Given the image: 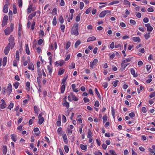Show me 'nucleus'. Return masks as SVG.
<instances>
[{
	"instance_id": "nucleus-1",
	"label": "nucleus",
	"mask_w": 155,
	"mask_h": 155,
	"mask_svg": "<svg viewBox=\"0 0 155 155\" xmlns=\"http://www.w3.org/2000/svg\"><path fill=\"white\" fill-rule=\"evenodd\" d=\"M9 0H6V2L3 7V12L4 13H7L8 12V6L9 5Z\"/></svg>"
},
{
	"instance_id": "nucleus-2",
	"label": "nucleus",
	"mask_w": 155,
	"mask_h": 155,
	"mask_svg": "<svg viewBox=\"0 0 155 155\" xmlns=\"http://www.w3.org/2000/svg\"><path fill=\"white\" fill-rule=\"evenodd\" d=\"M9 44H11V48H13L14 47V45H15L14 41V38L12 35H11L9 38Z\"/></svg>"
},
{
	"instance_id": "nucleus-3",
	"label": "nucleus",
	"mask_w": 155,
	"mask_h": 155,
	"mask_svg": "<svg viewBox=\"0 0 155 155\" xmlns=\"http://www.w3.org/2000/svg\"><path fill=\"white\" fill-rule=\"evenodd\" d=\"M12 90V85L10 83L8 84L7 89V93L8 95H10L11 93Z\"/></svg>"
},
{
	"instance_id": "nucleus-4",
	"label": "nucleus",
	"mask_w": 155,
	"mask_h": 155,
	"mask_svg": "<svg viewBox=\"0 0 155 155\" xmlns=\"http://www.w3.org/2000/svg\"><path fill=\"white\" fill-rule=\"evenodd\" d=\"M10 47L11 45L10 44H8L7 47L5 48L4 51L5 55H7L8 53Z\"/></svg>"
},
{
	"instance_id": "nucleus-5",
	"label": "nucleus",
	"mask_w": 155,
	"mask_h": 155,
	"mask_svg": "<svg viewBox=\"0 0 155 155\" xmlns=\"http://www.w3.org/2000/svg\"><path fill=\"white\" fill-rule=\"evenodd\" d=\"M98 62V60L97 59H94L92 62H91L90 66L91 68H93L96 65Z\"/></svg>"
},
{
	"instance_id": "nucleus-6",
	"label": "nucleus",
	"mask_w": 155,
	"mask_h": 155,
	"mask_svg": "<svg viewBox=\"0 0 155 155\" xmlns=\"http://www.w3.org/2000/svg\"><path fill=\"white\" fill-rule=\"evenodd\" d=\"M145 26L147 28V30L148 31H152L153 30V27L150 26V24H145Z\"/></svg>"
},
{
	"instance_id": "nucleus-7",
	"label": "nucleus",
	"mask_w": 155,
	"mask_h": 155,
	"mask_svg": "<svg viewBox=\"0 0 155 155\" xmlns=\"http://www.w3.org/2000/svg\"><path fill=\"white\" fill-rule=\"evenodd\" d=\"M35 9L32 8V5H30L27 9V13L28 14L30 13L31 11H33Z\"/></svg>"
},
{
	"instance_id": "nucleus-8",
	"label": "nucleus",
	"mask_w": 155,
	"mask_h": 155,
	"mask_svg": "<svg viewBox=\"0 0 155 155\" xmlns=\"http://www.w3.org/2000/svg\"><path fill=\"white\" fill-rule=\"evenodd\" d=\"M71 33L72 35H74L76 36L78 35L79 33L78 32V28H75L73 30V31L72 32L71 31Z\"/></svg>"
},
{
	"instance_id": "nucleus-9",
	"label": "nucleus",
	"mask_w": 155,
	"mask_h": 155,
	"mask_svg": "<svg viewBox=\"0 0 155 155\" xmlns=\"http://www.w3.org/2000/svg\"><path fill=\"white\" fill-rule=\"evenodd\" d=\"M12 31L11 30H10V28H7L4 31L5 35H9L10 33Z\"/></svg>"
},
{
	"instance_id": "nucleus-10",
	"label": "nucleus",
	"mask_w": 155,
	"mask_h": 155,
	"mask_svg": "<svg viewBox=\"0 0 155 155\" xmlns=\"http://www.w3.org/2000/svg\"><path fill=\"white\" fill-rule=\"evenodd\" d=\"M130 72L131 74L133 75L134 77H137V74L135 73V71L133 68H131L130 69Z\"/></svg>"
},
{
	"instance_id": "nucleus-11",
	"label": "nucleus",
	"mask_w": 155,
	"mask_h": 155,
	"mask_svg": "<svg viewBox=\"0 0 155 155\" xmlns=\"http://www.w3.org/2000/svg\"><path fill=\"white\" fill-rule=\"evenodd\" d=\"M28 66V68L29 69L31 70H34V67L33 64L32 63H29Z\"/></svg>"
},
{
	"instance_id": "nucleus-12",
	"label": "nucleus",
	"mask_w": 155,
	"mask_h": 155,
	"mask_svg": "<svg viewBox=\"0 0 155 155\" xmlns=\"http://www.w3.org/2000/svg\"><path fill=\"white\" fill-rule=\"evenodd\" d=\"M2 152L4 155H6L7 152V147L6 146H3L2 148Z\"/></svg>"
},
{
	"instance_id": "nucleus-13",
	"label": "nucleus",
	"mask_w": 155,
	"mask_h": 155,
	"mask_svg": "<svg viewBox=\"0 0 155 155\" xmlns=\"http://www.w3.org/2000/svg\"><path fill=\"white\" fill-rule=\"evenodd\" d=\"M132 40L134 42H138L140 41V40L139 37H134L132 38Z\"/></svg>"
},
{
	"instance_id": "nucleus-14",
	"label": "nucleus",
	"mask_w": 155,
	"mask_h": 155,
	"mask_svg": "<svg viewBox=\"0 0 155 155\" xmlns=\"http://www.w3.org/2000/svg\"><path fill=\"white\" fill-rule=\"evenodd\" d=\"M70 96L72 97L73 100L75 101H77L78 100V98H77L72 93H70Z\"/></svg>"
},
{
	"instance_id": "nucleus-15",
	"label": "nucleus",
	"mask_w": 155,
	"mask_h": 155,
	"mask_svg": "<svg viewBox=\"0 0 155 155\" xmlns=\"http://www.w3.org/2000/svg\"><path fill=\"white\" fill-rule=\"evenodd\" d=\"M96 39V38L94 36H92L89 38L87 40V42H89L91 41L95 40Z\"/></svg>"
},
{
	"instance_id": "nucleus-16",
	"label": "nucleus",
	"mask_w": 155,
	"mask_h": 155,
	"mask_svg": "<svg viewBox=\"0 0 155 155\" xmlns=\"http://www.w3.org/2000/svg\"><path fill=\"white\" fill-rule=\"evenodd\" d=\"M26 85L27 87L26 88V90L28 91H29L30 90V83L29 82L27 81L26 83Z\"/></svg>"
},
{
	"instance_id": "nucleus-17",
	"label": "nucleus",
	"mask_w": 155,
	"mask_h": 155,
	"mask_svg": "<svg viewBox=\"0 0 155 155\" xmlns=\"http://www.w3.org/2000/svg\"><path fill=\"white\" fill-rule=\"evenodd\" d=\"M80 147L81 148L82 150H85L87 149V146L86 145H84L83 144H81L80 145Z\"/></svg>"
},
{
	"instance_id": "nucleus-18",
	"label": "nucleus",
	"mask_w": 155,
	"mask_h": 155,
	"mask_svg": "<svg viewBox=\"0 0 155 155\" xmlns=\"http://www.w3.org/2000/svg\"><path fill=\"white\" fill-rule=\"evenodd\" d=\"M7 61V57H4L3 58V66H5V65L6 64Z\"/></svg>"
},
{
	"instance_id": "nucleus-19",
	"label": "nucleus",
	"mask_w": 155,
	"mask_h": 155,
	"mask_svg": "<svg viewBox=\"0 0 155 155\" xmlns=\"http://www.w3.org/2000/svg\"><path fill=\"white\" fill-rule=\"evenodd\" d=\"M25 47H26L25 50H26V53L28 54L29 55L30 54V51H29V49L28 45V44L26 45Z\"/></svg>"
},
{
	"instance_id": "nucleus-20",
	"label": "nucleus",
	"mask_w": 155,
	"mask_h": 155,
	"mask_svg": "<svg viewBox=\"0 0 155 155\" xmlns=\"http://www.w3.org/2000/svg\"><path fill=\"white\" fill-rule=\"evenodd\" d=\"M63 105L64 106L66 107L67 109H68L69 107V103L67 102L66 100H65V102L63 104Z\"/></svg>"
},
{
	"instance_id": "nucleus-21",
	"label": "nucleus",
	"mask_w": 155,
	"mask_h": 155,
	"mask_svg": "<svg viewBox=\"0 0 155 155\" xmlns=\"http://www.w3.org/2000/svg\"><path fill=\"white\" fill-rule=\"evenodd\" d=\"M106 15V13L104 11L102 12L99 15V17L100 18H103Z\"/></svg>"
},
{
	"instance_id": "nucleus-22",
	"label": "nucleus",
	"mask_w": 155,
	"mask_h": 155,
	"mask_svg": "<svg viewBox=\"0 0 155 155\" xmlns=\"http://www.w3.org/2000/svg\"><path fill=\"white\" fill-rule=\"evenodd\" d=\"M15 57L16 60L18 61L19 59V52L18 51H16Z\"/></svg>"
},
{
	"instance_id": "nucleus-23",
	"label": "nucleus",
	"mask_w": 155,
	"mask_h": 155,
	"mask_svg": "<svg viewBox=\"0 0 155 155\" xmlns=\"http://www.w3.org/2000/svg\"><path fill=\"white\" fill-rule=\"evenodd\" d=\"M44 119L43 117H41V118H39L38 124H41L43 122Z\"/></svg>"
},
{
	"instance_id": "nucleus-24",
	"label": "nucleus",
	"mask_w": 155,
	"mask_h": 155,
	"mask_svg": "<svg viewBox=\"0 0 155 155\" xmlns=\"http://www.w3.org/2000/svg\"><path fill=\"white\" fill-rule=\"evenodd\" d=\"M47 68L48 69L49 71V74H51L52 71V68L51 66H48Z\"/></svg>"
},
{
	"instance_id": "nucleus-25",
	"label": "nucleus",
	"mask_w": 155,
	"mask_h": 155,
	"mask_svg": "<svg viewBox=\"0 0 155 155\" xmlns=\"http://www.w3.org/2000/svg\"><path fill=\"white\" fill-rule=\"evenodd\" d=\"M11 139L14 142L16 141V136L14 134H13L11 135Z\"/></svg>"
},
{
	"instance_id": "nucleus-26",
	"label": "nucleus",
	"mask_w": 155,
	"mask_h": 155,
	"mask_svg": "<svg viewBox=\"0 0 155 155\" xmlns=\"http://www.w3.org/2000/svg\"><path fill=\"white\" fill-rule=\"evenodd\" d=\"M38 74L39 77L40 78L42 76V73L41 71V70L40 68H38L37 69Z\"/></svg>"
},
{
	"instance_id": "nucleus-27",
	"label": "nucleus",
	"mask_w": 155,
	"mask_h": 155,
	"mask_svg": "<svg viewBox=\"0 0 155 155\" xmlns=\"http://www.w3.org/2000/svg\"><path fill=\"white\" fill-rule=\"evenodd\" d=\"M120 2L119 1H114L112 2H111L109 4V5H113L114 4H118Z\"/></svg>"
},
{
	"instance_id": "nucleus-28",
	"label": "nucleus",
	"mask_w": 155,
	"mask_h": 155,
	"mask_svg": "<svg viewBox=\"0 0 155 155\" xmlns=\"http://www.w3.org/2000/svg\"><path fill=\"white\" fill-rule=\"evenodd\" d=\"M57 24V18L55 16L54 17L53 21V24L55 26Z\"/></svg>"
},
{
	"instance_id": "nucleus-29",
	"label": "nucleus",
	"mask_w": 155,
	"mask_h": 155,
	"mask_svg": "<svg viewBox=\"0 0 155 155\" xmlns=\"http://www.w3.org/2000/svg\"><path fill=\"white\" fill-rule=\"evenodd\" d=\"M65 88V84H63L61 87V93H63Z\"/></svg>"
},
{
	"instance_id": "nucleus-30",
	"label": "nucleus",
	"mask_w": 155,
	"mask_h": 155,
	"mask_svg": "<svg viewBox=\"0 0 155 155\" xmlns=\"http://www.w3.org/2000/svg\"><path fill=\"white\" fill-rule=\"evenodd\" d=\"M58 20L60 22V23L61 24H62L64 22V19L62 16H60L58 19Z\"/></svg>"
},
{
	"instance_id": "nucleus-31",
	"label": "nucleus",
	"mask_w": 155,
	"mask_h": 155,
	"mask_svg": "<svg viewBox=\"0 0 155 155\" xmlns=\"http://www.w3.org/2000/svg\"><path fill=\"white\" fill-rule=\"evenodd\" d=\"M6 107V103H2L0 104V108L2 109H3Z\"/></svg>"
},
{
	"instance_id": "nucleus-32",
	"label": "nucleus",
	"mask_w": 155,
	"mask_h": 155,
	"mask_svg": "<svg viewBox=\"0 0 155 155\" xmlns=\"http://www.w3.org/2000/svg\"><path fill=\"white\" fill-rule=\"evenodd\" d=\"M34 110L35 111V113L38 115V109L36 106H34Z\"/></svg>"
},
{
	"instance_id": "nucleus-33",
	"label": "nucleus",
	"mask_w": 155,
	"mask_h": 155,
	"mask_svg": "<svg viewBox=\"0 0 155 155\" xmlns=\"http://www.w3.org/2000/svg\"><path fill=\"white\" fill-rule=\"evenodd\" d=\"M81 41L80 40H78L77 41L74 45V46L75 48H77L78 46L80 44Z\"/></svg>"
},
{
	"instance_id": "nucleus-34",
	"label": "nucleus",
	"mask_w": 155,
	"mask_h": 155,
	"mask_svg": "<svg viewBox=\"0 0 155 155\" xmlns=\"http://www.w3.org/2000/svg\"><path fill=\"white\" fill-rule=\"evenodd\" d=\"M92 133L91 132L90 130L89 129L88 132V135H87V137L88 138L91 137L92 136Z\"/></svg>"
},
{
	"instance_id": "nucleus-35",
	"label": "nucleus",
	"mask_w": 155,
	"mask_h": 155,
	"mask_svg": "<svg viewBox=\"0 0 155 155\" xmlns=\"http://www.w3.org/2000/svg\"><path fill=\"white\" fill-rule=\"evenodd\" d=\"M124 3L127 5H129V6L130 5V2L127 0H124Z\"/></svg>"
},
{
	"instance_id": "nucleus-36",
	"label": "nucleus",
	"mask_w": 155,
	"mask_h": 155,
	"mask_svg": "<svg viewBox=\"0 0 155 155\" xmlns=\"http://www.w3.org/2000/svg\"><path fill=\"white\" fill-rule=\"evenodd\" d=\"M75 67V64L74 63H72L71 64V65L69 66V68L70 69L72 68H74Z\"/></svg>"
},
{
	"instance_id": "nucleus-37",
	"label": "nucleus",
	"mask_w": 155,
	"mask_h": 155,
	"mask_svg": "<svg viewBox=\"0 0 155 155\" xmlns=\"http://www.w3.org/2000/svg\"><path fill=\"white\" fill-rule=\"evenodd\" d=\"M80 14H79L75 18V20L76 21H80Z\"/></svg>"
},
{
	"instance_id": "nucleus-38",
	"label": "nucleus",
	"mask_w": 155,
	"mask_h": 155,
	"mask_svg": "<svg viewBox=\"0 0 155 155\" xmlns=\"http://www.w3.org/2000/svg\"><path fill=\"white\" fill-rule=\"evenodd\" d=\"M14 104L13 103H11L8 106V108L11 110V109L13 107Z\"/></svg>"
},
{
	"instance_id": "nucleus-39",
	"label": "nucleus",
	"mask_w": 155,
	"mask_h": 155,
	"mask_svg": "<svg viewBox=\"0 0 155 155\" xmlns=\"http://www.w3.org/2000/svg\"><path fill=\"white\" fill-rule=\"evenodd\" d=\"M64 69L60 70L59 71L58 74L59 75H61L64 73Z\"/></svg>"
},
{
	"instance_id": "nucleus-40",
	"label": "nucleus",
	"mask_w": 155,
	"mask_h": 155,
	"mask_svg": "<svg viewBox=\"0 0 155 155\" xmlns=\"http://www.w3.org/2000/svg\"><path fill=\"white\" fill-rule=\"evenodd\" d=\"M131 61V58H128L124 60L122 62L123 63H125L128 62H130Z\"/></svg>"
},
{
	"instance_id": "nucleus-41",
	"label": "nucleus",
	"mask_w": 155,
	"mask_h": 155,
	"mask_svg": "<svg viewBox=\"0 0 155 155\" xmlns=\"http://www.w3.org/2000/svg\"><path fill=\"white\" fill-rule=\"evenodd\" d=\"M71 45V42L69 41H68L67 42L66 46V49H68V48Z\"/></svg>"
},
{
	"instance_id": "nucleus-42",
	"label": "nucleus",
	"mask_w": 155,
	"mask_h": 155,
	"mask_svg": "<svg viewBox=\"0 0 155 155\" xmlns=\"http://www.w3.org/2000/svg\"><path fill=\"white\" fill-rule=\"evenodd\" d=\"M84 3L82 2H81L80 3V8L82 9L84 7Z\"/></svg>"
},
{
	"instance_id": "nucleus-43",
	"label": "nucleus",
	"mask_w": 155,
	"mask_h": 155,
	"mask_svg": "<svg viewBox=\"0 0 155 155\" xmlns=\"http://www.w3.org/2000/svg\"><path fill=\"white\" fill-rule=\"evenodd\" d=\"M124 63H123V62L121 64V67L123 68V69H124L126 66L128 65V64H124Z\"/></svg>"
},
{
	"instance_id": "nucleus-44",
	"label": "nucleus",
	"mask_w": 155,
	"mask_h": 155,
	"mask_svg": "<svg viewBox=\"0 0 155 155\" xmlns=\"http://www.w3.org/2000/svg\"><path fill=\"white\" fill-rule=\"evenodd\" d=\"M19 83L17 82L15 83L14 84V87L15 89H16L18 88V86L19 85Z\"/></svg>"
},
{
	"instance_id": "nucleus-45",
	"label": "nucleus",
	"mask_w": 155,
	"mask_h": 155,
	"mask_svg": "<svg viewBox=\"0 0 155 155\" xmlns=\"http://www.w3.org/2000/svg\"><path fill=\"white\" fill-rule=\"evenodd\" d=\"M95 91L96 94L100 98L101 97L99 93V92H98V91L97 88H95Z\"/></svg>"
},
{
	"instance_id": "nucleus-46",
	"label": "nucleus",
	"mask_w": 155,
	"mask_h": 155,
	"mask_svg": "<svg viewBox=\"0 0 155 155\" xmlns=\"http://www.w3.org/2000/svg\"><path fill=\"white\" fill-rule=\"evenodd\" d=\"M57 9L56 8H54L52 10V14L54 15L56 14Z\"/></svg>"
},
{
	"instance_id": "nucleus-47",
	"label": "nucleus",
	"mask_w": 155,
	"mask_h": 155,
	"mask_svg": "<svg viewBox=\"0 0 155 155\" xmlns=\"http://www.w3.org/2000/svg\"><path fill=\"white\" fill-rule=\"evenodd\" d=\"M17 60H14L13 61V65L14 66L16 67L17 66V62L18 61Z\"/></svg>"
},
{
	"instance_id": "nucleus-48",
	"label": "nucleus",
	"mask_w": 155,
	"mask_h": 155,
	"mask_svg": "<svg viewBox=\"0 0 155 155\" xmlns=\"http://www.w3.org/2000/svg\"><path fill=\"white\" fill-rule=\"evenodd\" d=\"M91 8H89L87 9L85 11V13L87 14H88L91 11Z\"/></svg>"
},
{
	"instance_id": "nucleus-49",
	"label": "nucleus",
	"mask_w": 155,
	"mask_h": 155,
	"mask_svg": "<svg viewBox=\"0 0 155 155\" xmlns=\"http://www.w3.org/2000/svg\"><path fill=\"white\" fill-rule=\"evenodd\" d=\"M8 20V17L7 15H6L4 16L3 21H6L7 22V20Z\"/></svg>"
},
{
	"instance_id": "nucleus-50",
	"label": "nucleus",
	"mask_w": 155,
	"mask_h": 155,
	"mask_svg": "<svg viewBox=\"0 0 155 155\" xmlns=\"http://www.w3.org/2000/svg\"><path fill=\"white\" fill-rule=\"evenodd\" d=\"M112 114L113 117H114V115L115 114V111L114 108L112 107V110H111Z\"/></svg>"
},
{
	"instance_id": "nucleus-51",
	"label": "nucleus",
	"mask_w": 155,
	"mask_h": 155,
	"mask_svg": "<svg viewBox=\"0 0 155 155\" xmlns=\"http://www.w3.org/2000/svg\"><path fill=\"white\" fill-rule=\"evenodd\" d=\"M64 149L65 152L66 153H67L68 152V151H69V148L67 146H64Z\"/></svg>"
},
{
	"instance_id": "nucleus-52",
	"label": "nucleus",
	"mask_w": 155,
	"mask_h": 155,
	"mask_svg": "<svg viewBox=\"0 0 155 155\" xmlns=\"http://www.w3.org/2000/svg\"><path fill=\"white\" fill-rule=\"evenodd\" d=\"M109 152L111 153V155H117L116 153L114 150H110Z\"/></svg>"
},
{
	"instance_id": "nucleus-53",
	"label": "nucleus",
	"mask_w": 155,
	"mask_h": 155,
	"mask_svg": "<svg viewBox=\"0 0 155 155\" xmlns=\"http://www.w3.org/2000/svg\"><path fill=\"white\" fill-rule=\"evenodd\" d=\"M65 28V26L64 25H61L60 28L63 32L64 31V29Z\"/></svg>"
},
{
	"instance_id": "nucleus-54",
	"label": "nucleus",
	"mask_w": 155,
	"mask_h": 155,
	"mask_svg": "<svg viewBox=\"0 0 155 155\" xmlns=\"http://www.w3.org/2000/svg\"><path fill=\"white\" fill-rule=\"evenodd\" d=\"M62 121L64 123H65L66 121V117L64 115H62Z\"/></svg>"
},
{
	"instance_id": "nucleus-55",
	"label": "nucleus",
	"mask_w": 155,
	"mask_h": 155,
	"mask_svg": "<svg viewBox=\"0 0 155 155\" xmlns=\"http://www.w3.org/2000/svg\"><path fill=\"white\" fill-rule=\"evenodd\" d=\"M129 115L131 118L134 117L135 116V114L134 112H131L129 114Z\"/></svg>"
},
{
	"instance_id": "nucleus-56",
	"label": "nucleus",
	"mask_w": 155,
	"mask_h": 155,
	"mask_svg": "<svg viewBox=\"0 0 155 155\" xmlns=\"http://www.w3.org/2000/svg\"><path fill=\"white\" fill-rule=\"evenodd\" d=\"M94 106L96 107H98L99 106V103L98 101H95V104H94Z\"/></svg>"
},
{
	"instance_id": "nucleus-57",
	"label": "nucleus",
	"mask_w": 155,
	"mask_h": 155,
	"mask_svg": "<svg viewBox=\"0 0 155 155\" xmlns=\"http://www.w3.org/2000/svg\"><path fill=\"white\" fill-rule=\"evenodd\" d=\"M7 22L2 21V27H3L4 26L6 25L7 24Z\"/></svg>"
},
{
	"instance_id": "nucleus-58",
	"label": "nucleus",
	"mask_w": 155,
	"mask_h": 155,
	"mask_svg": "<svg viewBox=\"0 0 155 155\" xmlns=\"http://www.w3.org/2000/svg\"><path fill=\"white\" fill-rule=\"evenodd\" d=\"M84 102L85 103H87L89 102V100L87 97H85L84 98Z\"/></svg>"
},
{
	"instance_id": "nucleus-59",
	"label": "nucleus",
	"mask_w": 155,
	"mask_h": 155,
	"mask_svg": "<svg viewBox=\"0 0 155 155\" xmlns=\"http://www.w3.org/2000/svg\"><path fill=\"white\" fill-rule=\"evenodd\" d=\"M108 85V84L107 82H104L103 83L102 86L104 87V88H106Z\"/></svg>"
},
{
	"instance_id": "nucleus-60",
	"label": "nucleus",
	"mask_w": 155,
	"mask_h": 155,
	"mask_svg": "<svg viewBox=\"0 0 155 155\" xmlns=\"http://www.w3.org/2000/svg\"><path fill=\"white\" fill-rule=\"evenodd\" d=\"M147 11L149 12H152L154 11V10L152 8H148Z\"/></svg>"
},
{
	"instance_id": "nucleus-61",
	"label": "nucleus",
	"mask_w": 155,
	"mask_h": 155,
	"mask_svg": "<svg viewBox=\"0 0 155 155\" xmlns=\"http://www.w3.org/2000/svg\"><path fill=\"white\" fill-rule=\"evenodd\" d=\"M136 15L138 18H140L141 17V14L139 12H136Z\"/></svg>"
},
{
	"instance_id": "nucleus-62",
	"label": "nucleus",
	"mask_w": 155,
	"mask_h": 155,
	"mask_svg": "<svg viewBox=\"0 0 155 155\" xmlns=\"http://www.w3.org/2000/svg\"><path fill=\"white\" fill-rule=\"evenodd\" d=\"M130 24H133L134 25H135L136 23L134 20L132 19L130 20Z\"/></svg>"
},
{
	"instance_id": "nucleus-63",
	"label": "nucleus",
	"mask_w": 155,
	"mask_h": 155,
	"mask_svg": "<svg viewBox=\"0 0 155 155\" xmlns=\"http://www.w3.org/2000/svg\"><path fill=\"white\" fill-rule=\"evenodd\" d=\"M150 97L151 98L155 96V92H153L150 95Z\"/></svg>"
},
{
	"instance_id": "nucleus-64",
	"label": "nucleus",
	"mask_w": 155,
	"mask_h": 155,
	"mask_svg": "<svg viewBox=\"0 0 155 155\" xmlns=\"http://www.w3.org/2000/svg\"><path fill=\"white\" fill-rule=\"evenodd\" d=\"M143 21L145 23H147L149 21V19L147 18H145L143 19Z\"/></svg>"
}]
</instances>
